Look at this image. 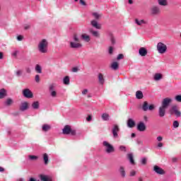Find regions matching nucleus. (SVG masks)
I'll list each match as a JSON object with an SVG mask.
<instances>
[{
    "instance_id": "obj_1",
    "label": "nucleus",
    "mask_w": 181,
    "mask_h": 181,
    "mask_svg": "<svg viewBox=\"0 0 181 181\" xmlns=\"http://www.w3.org/2000/svg\"><path fill=\"white\" fill-rule=\"evenodd\" d=\"M49 46V42L47 40L42 39L38 44V50L40 53H47V47Z\"/></svg>"
},
{
    "instance_id": "obj_2",
    "label": "nucleus",
    "mask_w": 181,
    "mask_h": 181,
    "mask_svg": "<svg viewBox=\"0 0 181 181\" xmlns=\"http://www.w3.org/2000/svg\"><path fill=\"white\" fill-rule=\"evenodd\" d=\"M103 146L105 148V151L106 153H112L115 152V148L112 145H111L108 141H103Z\"/></svg>"
},
{
    "instance_id": "obj_3",
    "label": "nucleus",
    "mask_w": 181,
    "mask_h": 181,
    "mask_svg": "<svg viewBox=\"0 0 181 181\" xmlns=\"http://www.w3.org/2000/svg\"><path fill=\"white\" fill-rule=\"evenodd\" d=\"M157 50L158 53H160V54H163V53H166V50H168V47L163 42H158L157 45Z\"/></svg>"
},
{
    "instance_id": "obj_4",
    "label": "nucleus",
    "mask_w": 181,
    "mask_h": 181,
    "mask_svg": "<svg viewBox=\"0 0 181 181\" xmlns=\"http://www.w3.org/2000/svg\"><path fill=\"white\" fill-rule=\"evenodd\" d=\"M62 132L64 135H69L71 134V135H76V130H73L71 129V127L69 125H66L63 130H62Z\"/></svg>"
},
{
    "instance_id": "obj_5",
    "label": "nucleus",
    "mask_w": 181,
    "mask_h": 181,
    "mask_svg": "<svg viewBox=\"0 0 181 181\" xmlns=\"http://www.w3.org/2000/svg\"><path fill=\"white\" fill-rule=\"evenodd\" d=\"M23 95L25 98H33V93L29 88H25L23 90Z\"/></svg>"
},
{
    "instance_id": "obj_6",
    "label": "nucleus",
    "mask_w": 181,
    "mask_h": 181,
    "mask_svg": "<svg viewBox=\"0 0 181 181\" xmlns=\"http://www.w3.org/2000/svg\"><path fill=\"white\" fill-rule=\"evenodd\" d=\"M170 103H172L171 98H164L162 101L161 107H163L164 108H168L170 105Z\"/></svg>"
},
{
    "instance_id": "obj_7",
    "label": "nucleus",
    "mask_w": 181,
    "mask_h": 181,
    "mask_svg": "<svg viewBox=\"0 0 181 181\" xmlns=\"http://www.w3.org/2000/svg\"><path fill=\"white\" fill-rule=\"evenodd\" d=\"M136 128L137 130L139 131V132H145V131H146V125L145 124V123H144V122H139Z\"/></svg>"
},
{
    "instance_id": "obj_8",
    "label": "nucleus",
    "mask_w": 181,
    "mask_h": 181,
    "mask_svg": "<svg viewBox=\"0 0 181 181\" xmlns=\"http://www.w3.org/2000/svg\"><path fill=\"white\" fill-rule=\"evenodd\" d=\"M157 175H165V170H163L162 168L154 165L153 170Z\"/></svg>"
},
{
    "instance_id": "obj_9",
    "label": "nucleus",
    "mask_w": 181,
    "mask_h": 181,
    "mask_svg": "<svg viewBox=\"0 0 181 181\" xmlns=\"http://www.w3.org/2000/svg\"><path fill=\"white\" fill-rule=\"evenodd\" d=\"M114 138L118 137V132H119V127L117 124H115L112 129Z\"/></svg>"
},
{
    "instance_id": "obj_10",
    "label": "nucleus",
    "mask_w": 181,
    "mask_h": 181,
    "mask_svg": "<svg viewBox=\"0 0 181 181\" xmlns=\"http://www.w3.org/2000/svg\"><path fill=\"white\" fill-rule=\"evenodd\" d=\"M166 107H163V106H160L158 108V115L159 117H160V118H163V117L166 114Z\"/></svg>"
},
{
    "instance_id": "obj_11",
    "label": "nucleus",
    "mask_w": 181,
    "mask_h": 181,
    "mask_svg": "<svg viewBox=\"0 0 181 181\" xmlns=\"http://www.w3.org/2000/svg\"><path fill=\"white\" fill-rule=\"evenodd\" d=\"M29 108V103L23 102L21 104L19 110L20 111H26Z\"/></svg>"
},
{
    "instance_id": "obj_12",
    "label": "nucleus",
    "mask_w": 181,
    "mask_h": 181,
    "mask_svg": "<svg viewBox=\"0 0 181 181\" xmlns=\"http://www.w3.org/2000/svg\"><path fill=\"white\" fill-rule=\"evenodd\" d=\"M170 112H174L175 114L176 117H180L181 112L177 110V105H173L170 110Z\"/></svg>"
},
{
    "instance_id": "obj_13",
    "label": "nucleus",
    "mask_w": 181,
    "mask_h": 181,
    "mask_svg": "<svg viewBox=\"0 0 181 181\" xmlns=\"http://www.w3.org/2000/svg\"><path fill=\"white\" fill-rule=\"evenodd\" d=\"M151 13L152 15H159L160 13V8L158 6H153L151 8Z\"/></svg>"
},
{
    "instance_id": "obj_14",
    "label": "nucleus",
    "mask_w": 181,
    "mask_h": 181,
    "mask_svg": "<svg viewBox=\"0 0 181 181\" xmlns=\"http://www.w3.org/2000/svg\"><path fill=\"white\" fill-rule=\"evenodd\" d=\"M83 45L80 42H70V47L72 49H78L80 47H82Z\"/></svg>"
},
{
    "instance_id": "obj_15",
    "label": "nucleus",
    "mask_w": 181,
    "mask_h": 181,
    "mask_svg": "<svg viewBox=\"0 0 181 181\" xmlns=\"http://www.w3.org/2000/svg\"><path fill=\"white\" fill-rule=\"evenodd\" d=\"M139 54L141 57H145V56H146L148 54V50L145 47H141L139 49Z\"/></svg>"
},
{
    "instance_id": "obj_16",
    "label": "nucleus",
    "mask_w": 181,
    "mask_h": 181,
    "mask_svg": "<svg viewBox=\"0 0 181 181\" xmlns=\"http://www.w3.org/2000/svg\"><path fill=\"white\" fill-rule=\"evenodd\" d=\"M90 25H92V26L93 28H95V29H101L100 24H98V22H97V21H95V20L91 21H90Z\"/></svg>"
},
{
    "instance_id": "obj_17",
    "label": "nucleus",
    "mask_w": 181,
    "mask_h": 181,
    "mask_svg": "<svg viewBox=\"0 0 181 181\" xmlns=\"http://www.w3.org/2000/svg\"><path fill=\"white\" fill-rule=\"evenodd\" d=\"M163 76L162 74L156 73L153 76V78L155 81H159L160 80H162Z\"/></svg>"
},
{
    "instance_id": "obj_18",
    "label": "nucleus",
    "mask_w": 181,
    "mask_h": 181,
    "mask_svg": "<svg viewBox=\"0 0 181 181\" xmlns=\"http://www.w3.org/2000/svg\"><path fill=\"white\" fill-rule=\"evenodd\" d=\"M127 126L129 128H134V127H135V121L132 119H129L127 121Z\"/></svg>"
},
{
    "instance_id": "obj_19",
    "label": "nucleus",
    "mask_w": 181,
    "mask_h": 181,
    "mask_svg": "<svg viewBox=\"0 0 181 181\" xmlns=\"http://www.w3.org/2000/svg\"><path fill=\"white\" fill-rule=\"evenodd\" d=\"M81 39H83V40H84V42H90V40H91V39L90 38V35H87V34H82L81 36Z\"/></svg>"
},
{
    "instance_id": "obj_20",
    "label": "nucleus",
    "mask_w": 181,
    "mask_h": 181,
    "mask_svg": "<svg viewBox=\"0 0 181 181\" xmlns=\"http://www.w3.org/2000/svg\"><path fill=\"white\" fill-rule=\"evenodd\" d=\"M127 158L132 165H135V160H134V155L132 153L127 154Z\"/></svg>"
},
{
    "instance_id": "obj_21",
    "label": "nucleus",
    "mask_w": 181,
    "mask_h": 181,
    "mask_svg": "<svg viewBox=\"0 0 181 181\" xmlns=\"http://www.w3.org/2000/svg\"><path fill=\"white\" fill-rule=\"evenodd\" d=\"M42 128L43 132H47V131H50V129H52V127L46 124H43Z\"/></svg>"
},
{
    "instance_id": "obj_22",
    "label": "nucleus",
    "mask_w": 181,
    "mask_h": 181,
    "mask_svg": "<svg viewBox=\"0 0 181 181\" xmlns=\"http://www.w3.org/2000/svg\"><path fill=\"white\" fill-rule=\"evenodd\" d=\"M136 97L138 100H142L144 98V93L141 90H137L136 92Z\"/></svg>"
},
{
    "instance_id": "obj_23",
    "label": "nucleus",
    "mask_w": 181,
    "mask_h": 181,
    "mask_svg": "<svg viewBox=\"0 0 181 181\" xmlns=\"http://www.w3.org/2000/svg\"><path fill=\"white\" fill-rule=\"evenodd\" d=\"M98 81L100 84H104V83L105 82V79H104V75H103V74H98Z\"/></svg>"
},
{
    "instance_id": "obj_24",
    "label": "nucleus",
    "mask_w": 181,
    "mask_h": 181,
    "mask_svg": "<svg viewBox=\"0 0 181 181\" xmlns=\"http://www.w3.org/2000/svg\"><path fill=\"white\" fill-rule=\"evenodd\" d=\"M119 172L122 177H125V176H126L125 168H124V166H120L119 167Z\"/></svg>"
},
{
    "instance_id": "obj_25",
    "label": "nucleus",
    "mask_w": 181,
    "mask_h": 181,
    "mask_svg": "<svg viewBox=\"0 0 181 181\" xmlns=\"http://www.w3.org/2000/svg\"><path fill=\"white\" fill-rule=\"evenodd\" d=\"M6 97V90L4 88L0 90V99L5 98Z\"/></svg>"
},
{
    "instance_id": "obj_26",
    "label": "nucleus",
    "mask_w": 181,
    "mask_h": 181,
    "mask_svg": "<svg viewBox=\"0 0 181 181\" xmlns=\"http://www.w3.org/2000/svg\"><path fill=\"white\" fill-rule=\"evenodd\" d=\"M119 64H118V62H114L111 64V69H112V70H117V69H119Z\"/></svg>"
},
{
    "instance_id": "obj_27",
    "label": "nucleus",
    "mask_w": 181,
    "mask_h": 181,
    "mask_svg": "<svg viewBox=\"0 0 181 181\" xmlns=\"http://www.w3.org/2000/svg\"><path fill=\"white\" fill-rule=\"evenodd\" d=\"M90 33L94 36V37H100V33L98 31H95L93 29L90 30Z\"/></svg>"
},
{
    "instance_id": "obj_28",
    "label": "nucleus",
    "mask_w": 181,
    "mask_h": 181,
    "mask_svg": "<svg viewBox=\"0 0 181 181\" xmlns=\"http://www.w3.org/2000/svg\"><path fill=\"white\" fill-rule=\"evenodd\" d=\"M39 102L38 101H35L33 102L31 105V107L34 109V110H39Z\"/></svg>"
},
{
    "instance_id": "obj_29",
    "label": "nucleus",
    "mask_w": 181,
    "mask_h": 181,
    "mask_svg": "<svg viewBox=\"0 0 181 181\" xmlns=\"http://www.w3.org/2000/svg\"><path fill=\"white\" fill-rule=\"evenodd\" d=\"M102 119H103V121H110V115L103 113L102 115Z\"/></svg>"
},
{
    "instance_id": "obj_30",
    "label": "nucleus",
    "mask_w": 181,
    "mask_h": 181,
    "mask_svg": "<svg viewBox=\"0 0 181 181\" xmlns=\"http://www.w3.org/2000/svg\"><path fill=\"white\" fill-rule=\"evenodd\" d=\"M158 2L161 6H168V1L166 0H158Z\"/></svg>"
},
{
    "instance_id": "obj_31",
    "label": "nucleus",
    "mask_w": 181,
    "mask_h": 181,
    "mask_svg": "<svg viewBox=\"0 0 181 181\" xmlns=\"http://www.w3.org/2000/svg\"><path fill=\"white\" fill-rule=\"evenodd\" d=\"M149 105L146 101L144 102L142 105V110L143 111H147Z\"/></svg>"
},
{
    "instance_id": "obj_32",
    "label": "nucleus",
    "mask_w": 181,
    "mask_h": 181,
    "mask_svg": "<svg viewBox=\"0 0 181 181\" xmlns=\"http://www.w3.org/2000/svg\"><path fill=\"white\" fill-rule=\"evenodd\" d=\"M35 71L38 73L39 74H41L42 73V66L39 64L35 65Z\"/></svg>"
},
{
    "instance_id": "obj_33",
    "label": "nucleus",
    "mask_w": 181,
    "mask_h": 181,
    "mask_svg": "<svg viewBox=\"0 0 181 181\" xmlns=\"http://www.w3.org/2000/svg\"><path fill=\"white\" fill-rule=\"evenodd\" d=\"M6 105H7V107H11V104H13V100L11 98H8L6 102H5Z\"/></svg>"
},
{
    "instance_id": "obj_34",
    "label": "nucleus",
    "mask_w": 181,
    "mask_h": 181,
    "mask_svg": "<svg viewBox=\"0 0 181 181\" xmlns=\"http://www.w3.org/2000/svg\"><path fill=\"white\" fill-rule=\"evenodd\" d=\"M64 84L69 86L70 84V78L69 76H65L64 78Z\"/></svg>"
},
{
    "instance_id": "obj_35",
    "label": "nucleus",
    "mask_w": 181,
    "mask_h": 181,
    "mask_svg": "<svg viewBox=\"0 0 181 181\" xmlns=\"http://www.w3.org/2000/svg\"><path fill=\"white\" fill-rule=\"evenodd\" d=\"M43 159L45 161V164L47 165V163H49V156H47V153H45L43 155Z\"/></svg>"
},
{
    "instance_id": "obj_36",
    "label": "nucleus",
    "mask_w": 181,
    "mask_h": 181,
    "mask_svg": "<svg viewBox=\"0 0 181 181\" xmlns=\"http://www.w3.org/2000/svg\"><path fill=\"white\" fill-rule=\"evenodd\" d=\"M93 16H94L95 19H100L103 16V14L95 12L93 13Z\"/></svg>"
},
{
    "instance_id": "obj_37",
    "label": "nucleus",
    "mask_w": 181,
    "mask_h": 181,
    "mask_svg": "<svg viewBox=\"0 0 181 181\" xmlns=\"http://www.w3.org/2000/svg\"><path fill=\"white\" fill-rule=\"evenodd\" d=\"M135 22L136 23V25H138L139 26H141V25H142V23H145V21L144 20H138V18L135 19Z\"/></svg>"
},
{
    "instance_id": "obj_38",
    "label": "nucleus",
    "mask_w": 181,
    "mask_h": 181,
    "mask_svg": "<svg viewBox=\"0 0 181 181\" xmlns=\"http://www.w3.org/2000/svg\"><path fill=\"white\" fill-rule=\"evenodd\" d=\"M40 177L42 181H49V178L46 175H41Z\"/></svg>"
},
{
    "instance_id": "obj_39",
    "label": "nucleus",
    "mask_w": 181,
    "mask_h": 181,
    "mask_svg": "<svg viewBox=\"0 0 181 181\" xmlns=\"http://www.w3.org/2000/svg\"><path fill=\"white\" fill-rule=\"evenodd\" d=\"M28 158L30 160H37L39 157L37 156H28Z\"/></svg>"
},
{
    "instance_id": "obj_40",
    "label": "nucleus",
    "mask_w": 181,
    "mask_h": 181,
    "mask_svg": "<svg viewBox=\"0 0 181 181\" xmlns=\"http://www.w3.org/2000/svg\"><path fill=\"white\" fill-rule=\"evenodd\" d=\"M175 100L177 101V103H181V95H177L175 97Z\"/></svg>"
},
{
    "instance_id": "obj_41",
    "label": "nucleus",
    "mask_w": 181,
    "mask_h": 181,
    "mask_svg": "<svg viewBox=\"0 0 181 181\" xmlns=\"http://www.w3.org/2000/svg\"><path fill=\"white\" fill-rule=\"evenodd\" d=\"M173 127L174 128H179V122H177V121H174L173 122Z\"/></svg>"
},
{
    "instance_id": "obj_42",
    "label": "nucleus",
    "mask_w": 181,
    "mask_h": 181,
    "mask_svg": "<svg viewBox=\"0 0 181 181\" xmlns=\"http://www.w3.org/2000/svg\"><path fill=\"white\" fill-rule=\"evenodd\" d=\"M25 70L28 74H30V73H32V69H30V67L29 66H26Z\"/></svg>"
},
{
    "instance_id": "obj_43",
    "label": "nucleus",
    "mask_w": 181,
    "mask_h": 181,
    "mask_svg": "<svg viewBox=\"0 0 181 181\" xmlns=\"http://www.w3.org/2000/svg\"><path fill=\"white\" fill-rule=\"evenodd\" d=\"M148 110H149V111H153V110H155V105H150Z\"/></svg>"
},
{
    "instance_id": "obj_44",
    "label": "nucleus",
    "mask_w": 181,
    "mask_h": 181,
    "mask_svg": "<svg viewBox=\"0 0 181 181\" xmlns=\"http://www.w3.org/2000/svg\"><path fill=\"white\" fill-rule=\"evenodd\" d=\"M110 40H111L112 45H115V38L114 37V36L112 35L110 36Z\"/></svg>"
},
{
    "instance_id": "obj_45",
    "label": "nucleus",
    "mask_w": 181,
    "mask_h": 181,
    "mask_svg": "<svg viewBox=\"0 0 181 181\" xmlns=\"http://www.w3.org/2000/svg\"><path fill=\"white\" fill-rule=\"evenodd\" d=\"M119 149L122 151V152H127V148L124 146H119Z\"/></svg>"
},
{
    "instance_id": "obj_46",
    "label": "nucleus",
    "mask_w": 181,
    "mask_h": 181,
    "mask_svg": "<svg viewBox=\"0 0 181 181\" xmlns=\"http://www.w3.org/2000/svg\"><path fill=\"white\" fill-rule=\"evenodd\" d=\"M51 95H52V97H57V92H56L55 90L51 91Z\"/></svg>"
},
{
    "instance_id": "obj_47",
    "label": "nucleus",
    "mask_w": 181,
    "mask_h": 181,
    "mask_svg": "<svg viewBox=\"0 0 181 181\" xmlns=\"http://www.w3.org/2000/svg\"><path fill=\"white\" fill-rule=\"evenodd\" d=\"M35 80L36 83H39L40 81V76L39 75H36Z\"/></svg>"
},
{
    "instance_id": "obj_48",
    "label": "nucleus",
    "mask_w": 181,
    "mask_h": 181,
    "mask_svg": "<svg viewBox=\"0 0 181 181\" xmlns=\"http://www.w3.org/2000/svg\"><path fill=\"white\" fill-rule=\"evenodd\" d=\"M121 59H124V54H119L117 57V60H121Z\"/></svg>"
},
{
    "instance_id": "obj_49",
    "label": "nucleus",
    "mask_w": 181,
    "mask_h": 181,
    "mask_svg": "<svg viewBox=\"0 0 181 181\" xmlns=\"http://www.w3.org/2000/svg\"><path fill=\"white\" fill-rule=\"evenodd\" d=\"M74 40L75 42H80V40L78 39V37H77V35H74Z\"/></svg>"
},
{
    "instance_id": "obj_50",
    "label": "nucleus",
    "mask_w": 181,
    "mask_h": 181,
    "mask_svg": "<svg viewBox=\"0 0 181 181\" xmlns=\"http://www.w3.org/2000/svg\"><path fill=\"white\" fill-rule=\"evenodd\" d=\"M17 40H18L19 42H21V40H23V35H18L17 37Z\"/></svg>"
},
{
    "instance_id": "obj_51",
    "label": "nucleus",
    "mask_w": 181,
    "mask_h": 181,
    "mask_svg": "<svg viewBox=\"0 0 181 181\" xmlns=\"http://www.w3.org/2000/svg\"><path fill=\"white\" fill-rule=\"evenodd\" d=\"M141 163L142 165H146V158H144L141 159Z\"/></svg>"
},
{
    "instance_id": "obj_52",
    "label": "nucleus",
    "mask_w": 181,
    "mask_h": 181,
    "mask_svg": "<svg viewBox=\"0 0 181 181\" xmlns=\"http://www.w3.org/2000/svg\"><path fill=\"white\" fill-rule=\"evenodd\" d=\"M16 76H22V71L18 70L16 72Z\"/></svg>"
},
{
    "instance_id": "obj_53",
    "label": "nucleus",
    "mask_w": 181,
    "mask_h": 181,
    "mask_svg": "<svg viewBox=\"0 0 181 181\" xmlns=\"http://www.w3.org/2000/svg\"><path fill=\"white\" fill-rule=\"evenodd\" d=\"M114 50V48L112 47H109V54H112V52Z\"/></svg>"
},
{
    "instance_id": "obj_54",
    "label": "nucleus",
    "mask_w": 181,
    "mask_h": 181,
    "mask_svg": "<svg viewBox=\"0 0 181 181\" xmlns=\"http://www.w3.org/2000/svg\"><path fill=\"white\" fill-rule=\"evenodd\" d=\"M72 71H73V73H77V72L78 71V68H77V67H74V68L72 69Z\"/></svg>"
},
{
    "instance_id": "obj_55",
    "label": "nucleus",
    "mask_w": 181,
    "mask_h": 181,
    "mask_svg": "<svg viewBox=\"0 0 181 181\" xmlns=\"http://www.w3.org/2000/svg\"><path fill=\"white\" fill-rule=\"evenodd\" d=\"M79 1H80L81 5H83V6H86V5H87V4H86V1H84L83 0H79Z\"/></svg>"
},
{
    "instance_id": "obj_56",
    "label": "nucleus",
    "mask_w": 181,
    "mask_h": 181,
    "mask_svg": "<svg viewBox=\"0 0 181 181\" xmlns=\"http://www.w3.org/2000/svg\"><path fill=\"white\" fill-rule=\"evenodd\" d=\"M18 53H19V51H15L14 52H13L12 56L16 57L18 56Z\"/></svg>"
},
{
    "instance_id": "obj_57",
    "label": "nucleus",
    "mask_w": 181,
    "mask_h": 181,
    "mask_svg": "<svg viewBox=\"0 0 181 181\" xmlns=\"http://www.w3.org/2000/svg\"><path fill=\"white\" fill-rule=\"evenodd\" d=\"M135 175H136V172L134 170L130 172V176H135Z\"/></svg>"
},
{
    "instance_id": "obj_58",
    "label": "nucleus",
    "mask_w": 181,
    "mask_h": 181,
    "mask_svg": "<svg viewBox=\"0 0 181 181\" xmlns=\"http://www.w3.org/2000/svg\"><path fill=\"white\" fill-rule=\"evenodd\" d=\"M88 93V90L87 89H84L83 91H82V94L83 95H86V94H87Z\"/></svg>"
},
{
    "instance_id": "obj_59",
    "label": "nucleus",
    "mask_w": 181,
    "mask_h": 181,
    "mask_svg": "<svg viewBox=\"0 0 181 181\" xmlns=\"http://www.w3.org/2000/svg\"><path fill=\"white\" fill-rule=\"evenodd\" d=\"M49 91H54V86L53 85H51L49 86Z\"/></svg>"
},
{
    "instance_id": "obj_60",
    "label": "nucleus",
    "mask_w": 181,
    "mask_h": 181,
    "mask_svg": "<svg viewBox=\"0 0 181 181\" xmlns=\"http://www.w3.org/2000/svg\"><path fill=\"white\" fill-rule=\"evenodd\" d=\"M162 139H163V138L162 136H160L157 137V141H158V142H160L162 141Z\"/></svg>"
},
{
    "instance_id": "obj_61",
    "label": "nucleus",
    "mask_w": 181,
    "mask_h": 181,
    "mask_svg": "<svg viewBox=\"0 0 181 181\" xmlns=\"http://www.w3.org/2000/svg\"><path fill=\"white\" fill-rule=\"evenodd\" d=\"M162 146H163V143H158V148H162Z\"/></svg>"
},
{
    "instance_id": "obj_62",
    "label": "nucleus",
    "mask_w": 181,
    "mask_h": 181,
    "mask_svg": "<svg viewBox=\"0 0 181 181\" xmlns=\"http://www.w3.org/2000/svg\"><path fill=\"white\" fill-rule=\"evenodd\" d=\"M86 120L88 122L91 121V117L90 115L88 116V117L86 118Z\"/></svg>"
},
{
    "instance_id": "obj_63",
    "label": "nucleus",
    "mask_w": 181,
    "mask_h": 181,
    "mask_svg": "<svg viewBox=\"0 0 181 181\" xmlns=\"http://www.w3.org/2000/svg\"><path fill=\"white\" fill-rule=\"evenodd\" d=\"M17 181H26V180H25V178H19Z\"/></svg>"
},
{
    "instance_id": "obj_64",
    "label": "nucleus",
    "mask_w": 181,
    "mask_h": 181,
    "mask_svg": "<svg viewBox=\"0 0 181 181\" xmlns=\"http://www.w3.org/2000/svg\"><path fill=\"white\" fill-rule=\"evenodd\" d=\"M138 181H144V178L142 177H139Z\"/></svg>"
}]
</instances>
